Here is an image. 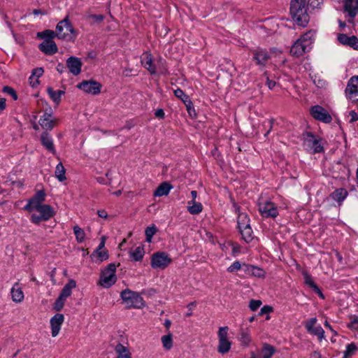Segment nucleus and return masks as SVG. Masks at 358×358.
I'll return each mask as SVG.
<instances>
[{"mask_svg": "<svg viewBox=\"0 0 358 358\" xmlns=\"http://www.w3.org/2000/svg\"><path fill=\"white\" fill-rule=\"evenodd\" d=\"M66 66L73 76H78L81 72L83 63L80 59L72 56L67 59Z\"/></svg>", "mask_w": 358, "mask_h": 358, "instance_id": "19", "label": "nucleus"}, {"mask_svg": "<svg viewBox=\"0 0 358 358\" xmlns=\"http://www.w3.org/2000/svg\"><path fill=\"white\" fill-rule=\"evenodd\" d=\"M238 229L242 236L243 239L246 243H250L252 241V240L253 239V231L250 225L249 227L239 228Z\"/></svg>", "mask_w": 358, "mask_h": 358, "instance_id": "38", "label": "nucleus"}, {"mask_svg": "<svg viewBox=\"0 0 358 358\" xmlns=\"http://www.w3.org/2000/svg\"><path fill=\"white\" fill-rule=\"evenodd\" d=\"M303 276L304 278V282L306 285H308L312 289L317 287V285L315 283L312 276L306 271L303 272Z\"/></svg>", "mask_w": 358, "mask_h": 358, "instance_id": "45", "label": "nucleus"}, {"mask_svg": "<svg viewBox=\"0 0 358 358\" xmlns=\"http://www.w3.org/2000/svg\"><path fill=\"white\" fill-rule=\"evenodd\" d=\"M34 210L37 211L39 214H31L30 221L34 224H39L43 221H48L55 215L54 208L49 204H43Z\"/></svg>", "mask_w": 358, "mask_h": 358, "instance_id": "6", "label": "nucleus"}, {"mask_svg": "<svg viewBox=\"0 0 358 358\" xmlns=\"http://www.w3.org/2000/svg\"><path fill=\"white\" fill-rule=\"evenodd\" d=\"M65 301L66 299L59 296L54 303V310L60 311L63 308Z\"/></svg>", "mask_w": 358, "mask_h": 358, "instance_id": "51", "label": "nucleus"}, {"mask_svg": "<svg viewBox=\"0 0 358 358\" xmlns=\"http://www.w3.org/2000/svg\"><path fill=\"white\" fill-rule=\"evenodd\" d=\"M41 140L42 145L47 150L52 154H55L56 150L53 143L52 138L50 134L45 131L41 134Z\"/></svg>", "mask_w": 358, "mask_h": 358, "instance_id": "26", "label": "nucleus"}, {"mask_svg": "<svg viewBox=\"0 0 358 358\" xmlns=\"http://www.w3.org/2000/svg\"><path fill=\"white\" fill-rule=\"evenodd\" d=\"M141 62L143 66L152 75H155L156 73V66L153 64V59L150 52H143L141 57Z\"/></svg>", "mask_w": 358, "mask_h": 358, "instance_id": "20", "label": "nucleus"}, {"mask_svg": "<svg viewBox=\"0 0 358 358\" xmlns=\"http://www.w3.org/2000/svg\"><path fill=\"white\" fill-rule=\"evenodd\" d=\"M44 73V69L42 67L35 68L32 70L31 74L29 78V84L32 87H35L39 85V78H41Z\"/></svg>", "mask_w": 358, "mask_h": 358, "instance_id": "27", "label": "nucleus"}, {"mask_svg": "<svg viewBox=\"0 0 358 358\" xmlns=\"http://www.w3.org/2000/svg\"><path fill=\"white\" fill-rule=\"evenodd\" d=\"M57 37L59 39L71 40L77 36V32L69 20V15L56 26Z\"/></svg>", "mask_w": 358, "mask_h": 358, "instance_id": "4", "label": "nucleus"}, {"mask_svg": "<svg viewBox=\"0 0 358 358\" xmlns=\"http://www.w3.org/2000/svg\"><path fill=\"white\" fill-rule=\"evenodd\" d=\"M310 113L314 119L322 122L330 123L332 121V117L329 112L320 105L312 106L310 108Z\"/></svg>", "mask_w": 358, "mask_h": 358, "instance_id": "14", "label": "nucleus"}, {"mask_svg": "<svg viewBox=\"0 0 358 358\" xmlns=\"http://www.w3.org/2000/svg\"><path fill=\"white\" fill-rule=\"evenodd\" d=\"M39 50L45 55H52L57 52L58 48L54 41H43L38 46Z\"/></svg>", "mask_w": 358, "mask_h": 358, "instance_id": "24", "label": "nucleus"}, {"mask_svg": "<svg viewBox=\"0 0 358 358\" xmlns=\"http://www.w3.org/2000/svg\"><path fill=\"white\" fill-rule=\"evenodd\" d=\"M315 293H317L319 296L322 299H324V294H322L321 289L319 288L318 286L317 287H315V288L313 289Z\"/></svg>", "mask_w": 358, "mask_h": 358, "instance_id": "63", "label": "nucleus"}, {"mask_svg": "<svg viewBox=\"0 0 358 358\" xmlns=\"http://www.w3.org/2000/svg\"><path fill=\"white\" fill-rule=\"evenodd\" d=\"M238 340L241 343V346L248 347L251 342L250 332L248 329H242L238 336Z\"/></svg>", "mask_w": 358, "mask_h": 358, "instance_id": "29", "label": "nucleus"}, {"mask_svg": "<svg viewBox=\"0 0 358 358\" xmlns=\"http://www.w3.org/2000/svg\"><path fill=\"white\" fill-rule=\"evenodd\" d=\"M184 104L186 106L187 111L188 114L189 115V116L195 117L196 111H195V109L194 107V104H193L192 101H191V99L186 101H185Z\"/></svg>", "mask_w": 358, "mask_h": 358, "instance_id": "50", "label": "nucleus"}, {"mask_svg": "<svg viewBox=\"0 0 358 358\" xmlns=\"http://www.w3.org/2000/svg\"><path fill=\"white\" fill-rule=\"evenodd\" d=\"M172 185H171L167 182H164L161 183L157 188L155 189L154 192L155 196H166L169 194L171 189H172Z\"/></svg>", "mask_w": 358, "mask_h": 358, "instance_id": "30", "label": "nucleus"}, {"mask_svg": "<svg viewBox=\"0 0 358 358\" xmlns=\"http://www.w3.org/2000/svg\"><path fill=\"white\" fill-rule=\"evenodd\" d=\"M6 108V99L0 98V110H3Z\"/></svg>", "mask_w": 358, "mask_h": 358, "instance_id": "64", "label": "nucleus"}, {"mask_svg": "<svg viewBox=\"0 0 358 358\" xmlns=\"http://www.w3.org/2000/svg\"><path fill=\"white\" fill-rule=\"evenodd\" d=\"M116 265L109 264L101 273L99 284L105 288H109L117 281Z\"/></svg>", "mask_w": 358, "mask_h": 358, "instance_id": "7", "label": "nucleus"}, {"mask_svg": "<svg viewBox=\"0 0 358 358\" xmlns=\"http://www.w3.org/2000/svg\"><path fill=\"white\" fill-rule=\"evenodd\" d=\"M275 352V348L268 344V343H264L262 350V354L263 358H271L273 354Z\"/></svg>", "mask_w": 358, "mask_h": 358, "instance_id": "40", "label": "nucleus"}, {"mask_svg": "<svg viewBox=\"0 0 358 358\" xmlns=\"http://www.w3.org/2000/svg\"><path fill=\"white\" fill-rule=\"evenodd\" d=\"M97 215L101 218L106 219L108 217V213L104 209L99 210L97 211Z\"/></svg>", "mask_w": 358, "mask_h": 358, "instance_id": "62", "label": "nucleus"}, {"mask_svg": "<svg viewBox=\"0 0 358 358\" xmlns=\"http://www.w3.org/2000/svg\"><path fill=\"white\" fill-rule=\"evenodd\" d=\"M155 115L159 119H163L165 116L164 110L162 108H158L157 110H156Z\"/></svg>", "mask_w": 358, "mask_h": 358, "instance_id": "60", "label": "nucleus"}, {"mask_svg": "<svg viewBox=\"0 0 358 358\" xmlns=\"http://www.w3.org/2000/svg\"><path fill=\"white\" fill-rule=\"evenodd\" d=\"M10 296L13 301L17 303H21L24 300V292L20 287L19 282H15L13 285L10 289Z\"/></svg>", "mask_w": 358, "mask_h": 358, "instance_id": "25", "label": "nucleus"}, {"mask_svg": "<svg viewBox=\"0 0 358 358\" xmlns=\"http://www.w3.org/2000/svg\"><path fill=\"white\" fill-rule=\"evenodd\" d=\"M317 323V317H311L304 322V327L309 334L317 336L318 340L322 341L325 339V332L320 325H316Z\"/></svg>", "mask_w": 358, "mask_h": 358, "instance_id": "11", "label": "nucleus"}, {"mask_svg": "<svg viewBox=\"0 0 358 358\" xmlns=\"http://www.w3.org/2000/svg\"><path fill=\"white\" fill-rule=\"evenodd\" d=\"M92 255H96L100 262H103L108 259V254L106 250H101L99 251H98V250H95Z\"/></svg>", "mask_w": 358, "mask_h": 358, "instance_id": "47", "label": "nucleus"}, {"mask_svg": "<svg viewBox=\"0 0 358 358\" xmlns=\"http://www.w3.org/2000/svg\"><path fill=\"white\" fill-rule=\"evenodd\" d=\"M37 36L43 41H53L52 39L57 36V31L50 29H47L41 32H38Z\"/></svg>", "mask_w": 358, "mask_h": 358, "instance_id": "39", "label": "nucleus"}, {"mask_svg": "<svg viewBox=\"0 0 358 358\" xmlns=\"http://www.w3.org/2000/svg\"><path fill=\"white\" fill-rule=\"evenodd\" d=\"M89 17L92 19L96 22H101L105 18L104 15H96V14L90 15L89 16Z\"/></svg>", "mask_w": 358, "mask_h": 358, "instance_id": "57", "label": "nucleus"}, {"mask_svg": "<svg viewBox=\"0 0 358 358\" xmlns=\"http://www.w3.org/2000/svg\"><path fill=\"white\" fill-rule=\"evenodd\" d=\"M145 255L143 246L136 247L134 250L129 252V257L135 262H140L143 259Z\"/></svg>", "mask_w": 358, "mask_h": 358, "instance_id": "32", "label": "nucleus"}, {"mask_svg": "<svg viewBox=\"0 0 358 358\" xmlns=\"http://www.w3.org/2000/svg\"><path fill=\"white\" fill-rule=\"evenodd\" d=\"M258 210L260 215L264 218H275L279 215L277 205L271 201H259Z\"/></svg>", "mask_w": 358, "mask_h": 358, "instance_id": "9", "label": "nucleus"}, {"mask_svg": "<svg viewBox=\"0 0 358 358\" xmlns=\"http://www.w3.org/2000/svg\"><path fill=\"white\" fill-rule=\"evenodd\" d=\"M344 11L348 13V16L350 17L348 22L352 24L354 18L358 14V0H345Z\"/></svg>", "mask_w": 358, "mask_h": 358, "instance_id": "17", "label": "nucleus"}, {"mask_svg": "<svg viewBox=\"0 0 358 358\" xmlns=\"http://www.w3.org/2000/svg\"><path fill=\"white\" fill-rule=\"evenodd\" d=\"M306 0H292L290 13L292 20L299 26L306 27L309 22Z\"/></svg>", "mask_w": 358, "mask_h": 358, "instance_id": "1", "label": "nucleus"}, {"mask_svg": "<svg viewBox=\"0 0 358 358\" xmlns=\"http://www.w3.org/2000/svg\"><path fill=\"white\" fill-rule=\"evenodd\" d=\"M324 0H308L307 6L312 9L319 8L322 4Z\"/></svg>", "mask_w": 358, "mask_h": 358, "instance_id": "53", "label": "nucleus"}, {"mask_svg": "<svg viewBox=\"0 0 358 358\" xmlns=\"http://www.w3.org/2000/svg\"><path fill=\"white\" fill-rule=\"evenodd\" d=\"M229 327L227 326L221 327L217 331L218 345L217 347V352L221 355H225L231 350L232 343L228 337Z\"/></svg>", "mask_w": 358, "mask_h": 358, "instance_id": "8", "label": "nucleus"}, {"mask_svg": "<svg viewBox=\"0 0 358 358\" xmlns=\"http://www.w3.org/2000/svg\"><path fill=\"white\" fill-rule=\"evenodd\" d=\"M73 233L75 234L76 238L78 243H82L84 241L85 238V233L84 230L78 226L73 227Z\"/></svg>", "mask_w": 358, "mask_h": 358, "instance_id": "43", "label": "nucleus"}, {"mask_svg": "<svg viewBox=\"0 0 358 358\" xmlns=\"http://www.w3.org/2000/svg\"><path fill=\"white\" fill-rule=\"evenodd\" d=\"M64 321V316L61 313H57L51 317L50 324L52 337H56L59 334Z\"/></svg>", "mask_w": 358, "mask_h": 358, "instance_id": "18", "label": "nucleus"}, {"mask_svg": "<svg viewBox=\"0 0 358 358\" xmlns=\"http://www.w3.org/2000/svg\"><path fill=\"white\" fill-rule=\"evenodd\" d=\"M55 176L59 182H64L66 180V169L62 162L56 166Z\"/></svg>", "mask_w": 358, "mask_h": 358, "instance_id": "37", "label": "nucleus"}, {"mask_svg": "<svg viewBox=\"0 0 358 358\" xmlns=\"http://www.w3.org/2000/svg\"><path fill=\"white\" fill-rule=\"evenodd\" d=\"M157 232V227L155 224H152L150 227H148L145 229V238L146 241L148 243H150L152 241L153 236Z\"/></svg>", "mask_w": 358, "mask_h": 358, "instance_id": "44", "label": "nucleus"}, {"mask_svg": "<svg viewBox=\"0 0 358 358\" xmlns=\"http://www.w3.org/2000/svg\"><path fill=\"white\" fill-rule=\"evenodd\" d=\"M239 207H236V210L238 212V215L237 217L238 227L243 228L245 227H249L250 224V218L248 215L245 213L239 212Z\"/></svg>", "mask_w": 358, "mask_h": 358, "instance_id": "33", "label": "nucleus"}, {"mask_svg": "<svg viewBox=\"0 0 358 358\" xmlns=\"http://www.w3.org/2000/svg\"><path fill=\"white\" fill-rule=\"evenodd\" d=\"M262 303L260 300L252 299L250 301L249 308L252 311H255L261 306Z\"/></svg>", "mask_w": 358, "mask_h": 358, "instance_id": "55", "label": "nucleus"}, {"mask_svg": "<svg viewBox=\"0 0 358 358\" xmlns=\"http://www.w3.org/2000/svg\"><path fill=\"white\" fill-rule=\"evenodd\" d=\"M241 268L243 269V264L241 263L239 261H235L227 268V270L229 273H234L237 272Z\"/></svg>", "mask_w": 358, "mask_h": 358, "instance_id": "49", "label": "nucleus"}, {"mask_svg": "<svg viewBox=\"0 0 358 358\" xmlns=\"http://www.w3.org/2000/svg\"><path fill=\"white\" fill-rule=\"evenodd\" d=\"M345 94L347 99L355 102L358 101V76H354L348 82Z\"/></svg>", "mask_w": 358, "mask_h": 358, "instance_id": "13", "label": "nucleus"}, {"mask_svg": "<svg viewBox=\"0 0 358 358\" xmlns=\"http://www.w3.org/2000/svg\"><path fill=\"white\" fill-rule=\"evenodd\" d=\"M266 84L270 90H273L275 87L276 83L267 78Z\"/></svg>", "mask_w": 358, "mask_h": 358, "instance_id": "61", "label": "nucleus"}, {"mask_svg": "<svg viewBox=\"0 0 358 358\" xmlns=\"http://www.w3.org/2000/svg\"><path fill=\"white\" fill-rule=\"evenodd\" d=\"M120 297L129 308H141L145 305L143 297L138 292L129 289L122 291Z\"/></svg>", "mask_w": 358, "mask_h": 358, "instance_id": "3", "label": "nucleus"}, {"mask_svg": "<svg viewBox=\"0 0 358 358\" xmlns=\"http://www.w3.org/2000/svg\"><path fill=\"white\" fill-rule=\"evenodd\" d=\"M76 287V282L74 280H70L69 282L64 286L62 288L61 293L59 296L66 299L69 296L71 295L72 289Z\"/></svg>", "mask_w": 358, "mask_h": 358, "instance_id": "31", "label": "nucleus"}, {"mask_svg": "<svg viewBox=\"0 0 358 358\" xmlns=\"http://www.w3.org/2000/svg\"><path fill=\"white\" fill-rule=\"evenodd\" d=\"M173 93L177 98L180 99L183 102V103H185V101H186L190 99L189 96L186 94L180 88H177L175 90Z\"/></svg>", "mask_w": 358, "mask_h": 358, "instance_id": "48", "label": "nucleus"}, {"mask_svg": "<svg viewBox=\"0 0 358 358\" xmlns=\"http://www.w3.org/2000/svg\"><path fill=\"white\" fill-rule=\"evenodd\" d=\"M77 87L85 92L94 95L99 94L101 89V85L93 80H83Z\"/></svg>", "mask_w": 358, "mask_h": 358, "instance_id": "15", "label": "nucleus"}, {"mask_svg": "<svg viewBox=\"0 0 358 358\" xmlns=\"http://www.w3.org/2000/svg\"><path fill=\"white\" fill-rule=\"evenodd\" d=\"M38 123L41 127L48 131L52 130L55 124V120L52 117V113L45 112L42 116H41Z\"/></svg>", "mask_w": 358, "mask_h": 358, "instance_id": "21", "label": "nucleus"}, {"mask_svg": "<svg viewBox=\"0 0 358 358\" xmlns=\"http://www.w3.org/2000/svg\"><path fill=\"white\" fill-rule=\"evenodd\" d=\"M243 270L249 276L257 278H264L266 277V271L263 268L252 264L243 263Z\"/></svg>", "mask_w": 358, "mask_h": 358, "instance_id": "16", "label": "nucleus"}, {"mask_svg": "<svg viewBox=\"0 0 358 358\" xmlns=\"http://www.w3.org/2000/svg\"><path fill=\"white\" fill-rule=\"evenodd\" d=\"M161 341L165 350H169L173 348V336L171 333L162 336Z\"/></svg>", "mask_w": 358, "mask_h": 358, "instance_id": "41", "label": "nucleus"}, {"mask_svg": "<svg viewBox=\"0 0 358 358\" xmlns=\"http://www.w3.org/2000/svg\"><path fill=\"white\" fill-rule=\"evenodd\" d=\"M270 57V55L266 50L257 49L253 51V59L259 66H265Z\"/></svg>", "mask_w": 358, "mask_h": 358, "instance_id": "23", "label": "nucleus"}, {"mask_svg": "<svg viewBox=\"0 0 358 358\" xmlns=\"http://www.w3.org/2000/svg\"><path fill=\"white\" fill-rule=\"evenodd\" d=\"M203 210L202 204L195 201H188L187 210L192 215H198Z\"/></svg>", "mask_w": 358, "mask_h": 358, "instance_id": "36", "label": "nucleus"}, {"mask_svg": "<svg viewBox=\"0 0 358 358\" xmlns=\"http://www.w3.org/2000/svg\"><path fill=\"white\" fill-rule=\"evenodd\" d=\"M339 43L358 50V38L355 36H348L345 34H340L337 36Z\"/></svg>", "mask_w": 358, "mask_h": 358, "instance_id": "22", "label": "nucleus"}, {"mask_svg": "<svg viewBox=\"0 0 358 358\" xmlns=\"http://www.w3.org/2000/svg\"><path fill=\"white\" fill-rule=\"evenodd\" d=\"M313 82L314 85L318 88L322 90L327 89V83L326 80L320 78V77L315 76L313 78Z\"/></svg>", "mask_w": 358, "mask_h": 358, "instance_id": "46", "label": "nucleus"}, {"mask_svg": "<svg viewBox=\"0 0 358 358\" xmlns=\"http://www.w3.org/2000/svg\"><path fill=\"white\" fill-rule=\"evenodd\" d=\"M348 196V192L343 188L336 189L331 194V198L338 203H341Z\"/></svg>", "mask_w": 358, "mask_h": 358, "instance_id": "34", "label": "nucleus"}, {"mask_svg": "<svg viewBox=\"0 0 358 358\" xmlns=\"http://www.w3.org/2000/svg\"><path fill=\"white\" fill-rule=\"evenodd\" d=\"M315 36V32L312 30L303 34L291 47V55L298 57L308 52L312 48Z\"/></svg>", "mask_w": 358, "mask_h": 358, "instance_id": "2", "label": "nucleus"}, {"mask_svg": "<svg viewBox=\"0 0 358 358\" xmlns=\"http://www.w3.org/2000/svg\"><path fill=\"white\" fill-rule=\"evenodd\" d=\"M347 327L353 330L358 329V316H352L351 321L349 324H348Z\"/></svg>", "mask_w": 358, "mask_h": 358, "instance_id": "54", "label": "nucleus"}, {"mask_svg": "<svg viewBox=\"0 0 358 358\" xmlns=\"http://www.w3.org/2000/svg\"><path fill=\"white\" fill-rule=\"evenodd\" d=\"M349 116L350 117V122H354L358 120V115L355 110L350 111Z\"/></svg>", "mask_w": 358, "mask_h": 358, "instance_id": "59", "label": "nucleus"}, {"mask_svg": "<svg viewBox=\"0 0 358 358\" xmlns=\"http://www.w3.org/2000/svg\"><path fill=\"white\" fill-rule=\"evenodd\" d=\"M303 146L306 150L311 154L324 152V148L321 144L320 138L311 132H307L303 134Z\"/></svg>", "mask_w": 358, "mask_h": 358, "instance_id": "5", "label": "nucleus"}, {"mask_svg": "<svg viewBox=\"0 0 358 358\" xmlns=\"http://www.w3.org/2000/svg\"><path fill=\"white\" fill-rule=\"evenodd\" d=\"M172 262L168 254L164 252H157L151 257L150 265L155 269H164Z\"/></svg>", "mask_w": 358, "mask_h": 358, "instance_id": "10", "label": "nucleus"}, {"mask_svg": "<svg viewBox=\"0 0 358 358\" xmlns=\"http://www.w3.org/2000/svg\"><path fill=\"white\" fill-rule=\"evenodd\" d=\"M272 311H273V308L271 306H264L261 308L258 315L262 316V315H263L264 314H269Z\"/></svg>", "mask_w": 358, "mask_h": 358, "instance_id": "56", "label": "nucleus"}, {"mask_svg": "<svg viewBox=\"0 0 358 358\" xmlns=\"http://www.w3.org/2000/svg\"><path fill=\"white\" fill-rule=\"evenodd\" d=\"M357 351V345L355 343H350L346 345V349L343 352V358H351Z\"/></svg>", "mask_w": 358, "mask_h": 358, "instance_id": "42", "label": "nucleus"}, {"mask_svg": "<svg viewBox=\"0 0 358 358\" xmlns=\"http://www.w3.org/2000/svg\"><path fill=\"white\" fill-rule=\"evenodd\" d=\"M47 92L50 96V99L56 104H59L60 103L61 97L65 93L63 90H54L52 87H48Z\"/></svg>", "mask_w": 358, "mask_h": 358, "instance_id": "35", "label": "nucleus"}, {"mask_svg": "<svg viewBox=\"0 0 358 358\" xmlns=\"http://www.w3.org/2000/svg\"><path fill=\"white\" fill-rule=\"evenodd\" d=\"M114 350L116 354V358H131V354L129 348L121 343L117 344L115 346Z\"/></svg>", "mask_w": 358, "mask_h": 358, "instance_id": "28", "label": "nucleus"}, {"mask_svg": "<svg viewBox=\"0 0 358 358\" xmlns=\"http://www.w3.org/2000/svg\"><path fill=\"white\" fill-rule=\"evenodd\" d=\"M2 92L9 94L13 99V100L17 99V93L15 91V90L13 88H12L11 87L4 86L3 87Z\"/></svg>", "mask_w": 358, "mask_h": 358, "instance_id": "52", "label": "nucleus"}, {"mask_svg": "<svg viewBox=\"0 0 358 358\" xmlns=\"http://www.w3.org/2000/svg\"><path fill=\"white\" fill-rule=\"evenodd\" d=\"M106 237L104 236H101V241L96 250H98V251L101 250H105L104 247H105V244H106Z\"/></svg>", "mask_w": 358, "mask_h": 358, "instance_id": "58", "label": "nucleus"}, {"mask_svg": "<svg viewBox=\"0 0 358 358\" xmlns=\"http://www.w3.org/2000/svg\"><path fill=\"white\" fill-rule=\"evenodd\" d=\"M45 198L46 193L45 190H38L32 197L27 200V203L24 206L23 209L28 212H31L38 206L44 204L43 202L45 201Z\"/></svg>", "mask_w": 358, "mask_h": 358, "instance_id": "12", "label": "nucleus"}]
</instances>
